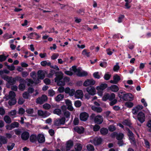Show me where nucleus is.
I'll use <instances>...</instances> for the list:
<instances>
[{
  "mask_svg": "<svg viewBox=\"0 0 151 151\" xmlns=\"http://www.w3.org/2000/svg\"><path fill=\"white\" fill-rule=\"evenodd\" d=\"M16 114L17 111L15 110H13L9 112L8 114L10 116L13 117H16Z\"/></svg>",
  "mask_w": 151,
  "mask_h": 151,
  "instance_id": "31",
  "label": "nucleus"
},
{
  "mask_svg": "<svg viewBox=\"0 0 151 151\" xmlns=\"http://www.w3.org/2000/svg\"><path fill=\"white\" fill-rule=\"evenodd\" d=\"M120 80V77L117 75H114L113 77V80H110V82L111 83L117 84Z\"/></svg>",
  "mask_w": 151,
  "mask_h": 151,
  "instance_id": "20",
  "label": "nucleus"
},
{
  "mask_svg": "<svg viewBox=\"0 0 151 151\" xmlns=\"http://www.w3.org/2000/svg\"><path fill=\"white\" fill-rule=\"evenodd\" d=\"M87 149L89 151H94V148L93 146L91 144H89L87 145Z\"/></svg>",
  "mask_w": 151,
  "mask_h": 151,
  "instance_id": "41",
  "label": "nucleus"
},
{
  "mask_svg": "<svg viewBox=\"0 0 151 151\" xmlns=\"http://www.w3.org/2000/svg\"><path fill=\"white\" fill-rule=\"evenodd\" d=\"M53 113L54 114L60 115L62 113V111L60 109H56L54 110Z\"/></svg>",
  "mask_w": 151,
  "mask_h": 151,
  "instance_id": "40",
  "label": "nucleus"
},
{
  "mask_svg": "<svg viewBox=\"0 0 151 151\" xmlns=\"http://www.w3.org/2000/svg\"><path fill=\"white\" fill-rule=\"evenodd\" d=\"M122 124L125 125L129 126L130 124V123L129 120H124Z\"/></svg>",
  "mask_w": 151,
  "mask_h": 151,
  "instance_id": "56",
  "label": "nucleus"
},
{
  "mask_svg": "<svg viewBox=\"0 0 151 151\" xmlns=\"http://www.w3.org/2000/svg\"><path fill=\"white\" fill-rule=\"evenodd\" d=\"M109 88L111 91L114 92H117L119 90V87L116 85H113Z\"/></svg>",
  "mask_w": 151,
  "mask_h": 151,
  "instance_id": "27",
  "label": "nucleus"
},
{
  "mask_svg": "<svg viewBox=\"0 0 151 151\" xmlns=\"http://www.w3.org/2000/svg\"><path fill=\"white\" fill-rule=\"evenodd\" d=\"M109 100L111 101L114 99L115 97V95L114 93H112L110 94H109Z\"/></svg>",
  "mask_w": 151,
  "mask_h": 151,
  "instance_id": "49",
  "label": "nucleus"
},
{
  "mask_svg": "<svg viewBox=\"0 0 151 151\" xmlns=\"http://www.w3.org/2000/svg\"><path fill=\"white\" fill-rule=\"evenodd\" d=\"M124 134L122 133L117 134L116 132H114L111 134V136L112 137L114 138L116 137L117 139L119 140H122L124 137Z\"/></svg>",
  "mask_w": 151,
  "mask_h": 151,
  "instance_id": "11",
  "label": "nucleus"
},
{
  "mask_svg": "<svg viewBox=\"0 0 151 151\" xmlns=\"http://www.w3.org/2000/svg\"><path fill=\"white\" fill-rule=\"evenodd\" d=\"M111 101L110 103V106H112L116 103L117 100L116 99H114V100Z\"/></svg>",
  "mask_w": 151,
  "mask_h": 151,
  "instance_id": "63",
  "label": "nucleus"
},
{
  "mask_svg": "<svg viewBox=\"0 0 151 151\" xmlns=\"http://www.w3.org/2000/svg\"><path fill=\"white\" fill-rule=\"evenodd\" d=\"M107 86V84L105 83H102L99 86H97L96 87V89L98 90V94L101 96L102 95V91L105 89Z\"/></svg>",
  "mask_w": 151,
  "mask_h": 151,
  "instance_id": "5",
  "label": "nucleus"
},
{
  "mask_svg": "<svg viewBox=\"0 0 151 151\" xmlns=\"http://www.w3.org/2000/svg\"><path fill=\"white\" fill-rule=\"evenodd\" d=\"M41 65L43 66H45L46 65L48 66H51V63L50 62H47L46 61H43L41 62Z\"/></svg>",
  "mask_w": 151,
  "mask_h": 151,
  "instance_id": "35",
  "label": "nucleus"
},
{
  "mask_svg": "<svg viewBox=\"0 0 151 151\" xmlns=\"http://www.w3.org/2000/svg\"><path fill=\"white\" fill-rule=\"evenodd\" d=\"M47 72L45 70H40L37 72V76L38 78L40 79H43L45 77Z\"/></svg>",
  "mask_w": 151,
  "mask_h": 151,
  "instance_id": "13",
  "label": "nucleus"
},
{
  "mask_svg": "<svg viewBox=\"0 0 151 151\" xmlns=\"http://www.w3.org/2000/svg\"><path fill=\"white\" fill-rule=\"evenodd\" d=\"M15 146V144L14 143H12L10 145L9 144L7 146V149L8 151H10L12 150L14 148Z\"/></svg>",
  "mask_w": 151,
  "mask_h": 151,
  "instance_id": "42",
  "label": "nucleus"
},
{
  "mask_svg": "<svg viewBox=\"0 0 151 151\" xmlns=\"http://www.w3.org/2000/svg\"><path fill=\"white\" fill-rule=\"evenodd\" d=\"M28 37L30 39H34L35 38L38 39L40 37L39 35L35 32H33L30 33L29 36Z\"/></svg>",
  "mask_w": 151,
  "mask_h": 151,
  "instance_id": "23",
  "label": "nucleus"
},
{
  "mask_svg": "<svg viewBox=\"0 0 151 151\" xmlns=\"http://www.w3.org/2000/svg\"><path fill=\"white\" fill-rule=\"evenodd\" d=\"M26 112L28 114H32L34 112V109H33L29 108L26 110Z\"/></svg>",
  "mask_w": 151,
  "mask_h": 151,
  "instance_id": "48",
  "label": "nucleus"
},
{
  "mask_svg": "<svg viewBox=\"0 0 151 151\" xmlns=\"http://www.w3.org/2000/svg\"><path fill=\"white\" fill-rule=\"evenodd\" d=\"M128 135L129 137V140H130L131 143L132 144H135V142L134 137V134L132 131H130L129 129H128Z\"/></svg>",
  "mask_w": 151,
  "mask_h": 151,
  "instance_id": "12",
  "label": "nucleus"
},
{
  "mask_svg": "<svg viewBox=\"0 0 151 151\" xmlns=\"http://www.w3.org/2000/svg\"><path fill=\"white\" fill-rule=\"evenodd\" d=\"M124 15H120L118 19V22L119 23H121L122 22L123 19L124 18Z\"/></svg>",
  "mask_w": 151,
  "mask_h": 151,
  "instance_id": "52",
  "label": "nucleus"
},
{
  "mask_svg": "<svg viewBox=\"0 0 151 151\" xmlns=\"http://www.w3.org/2000/svg\"><path fill=\"white\" fill-rule=\"evenodd\" d=\"M92 109L98 113H100L102 111V109L101 107H96L95 106H92Z\"/></svg>",
  "mask_w": 151,
  "mask_h": 151,
  "instance_id": "34",
  "label": "nucleus"
},
{
  "mask_svg": "<svg viewBox=\"0 0 151 151\" xmlns=\"http://www.w3.org/2000/svg\"><path fill=\"white\" fill-rule=\"evenodd\" d=\"M74 129L76 132L80 134L83 133L84 131V129L82 127H76L74 128Z\"/></svg>",
  "mask_w": 151,
  "mask_h": 151,
  "instance_id": "25",
  "label": "nucleus"
},
{
  "mask_svg": "<svg viewBox=\"0 0 151 151\" xmlns=\"http://www.w3.org/2000/svg\"><path fill=\"white\" fill-rule=\"evenodd\" d=\"M75 90L74 89H72L70 90L69 92V95L70 96H73L74 95H75Z\"/></svg>",
  "mask_w": 151,
  "mask_h": 151,
  "instance_id": "61",
  "label": "nucleus"
},
{
  "mask_svg": "<svg viewBox=\"0 0 151 151\" xmlns=\"http://www.w3.org/2000/svg\"><path fill=\"white\" fill-rule=\"evenodd\" d=\"M87 74L88 73L87 72L85 71H81L79 76H86Z\"/></svg>",
  "mask_w": 151,
  "mask_h": 151,
  "instance_id": "64",
  "label": "nucleus"
},
{
  "mask_svg": "<svg viewBox=\"0 0 151 151\" xmlns=\"http://www.w3.org/2000/svg\"><path fill=\"white\" fill-rule=\"evenodd\" d=\"M57 72L54 70L51 69L50 73L47 75V76L49 78L52 77L53 76L56 74V77L55 79V82L57 83L58 85L60 86H64L65 84L64 81L63 80V76L62 74L57 75Z\"/></svg>",
  "mask_w": 151,
  "mask_h": 151,
  "instance_id": "1",
  "label": "nucleus"
},
{
  "mask_svg": "<svg viewBox=\"0 0 151 151\" xmlns=\"http://www.w3.org/2000/svg\"><path fill=\"white\" fill-rule=\"evenodd\" d=\"M30 141L32 142H34L37 140V136L35 134L31 135L29 137Z\"/></svg>",
  "mask_w": 151,
  "mask_h": 151,
  "instance_id": "28",
  "label": "nucleus"
},
{
  "mask_svg": "<svg viewBox=\"0 0 151 151\" xmlns=\"http://www.w3.org/2000/svg\"><path fill=\"white\" fill-rule=\"evenodd\" d=\"M95 83V81L93 79H87L85 81L83 85L85 86H89L93 85Z\"/></svg>",
  "mask_w": 151,
  "mask_h": 151,
  "instance_id": "14",
  "label": "nucleus"
},
{
  "mask_svg": "<svg viewBox=\"0 0 151 151\" xmlns=\"http://www.w3.org/2000/svg\"><path fill=\"white\" fill-rule=\"evenodd\" d=\"M119 97L124 101H131L133 99V96L131 93H125L124 92L120 91L118 93Z\"/></svg>",
  "mask_w": 151,
  "mask_h": 151,
  "instance_id": "2",
  "label": "nucleus"
},
{
  "mask_svg": "<svg viewBox=\"0 0 151 151\" xmlns=\"http://www.w3.org/2000/svg\"><path fill=\"white\" fill-rule=\"evenodd\" d=\"M100 127L98 125L96 124L94 125L93 127V129L94 131H98L100 129Z\"/></svg>",
  "mask_w": 151,
  "mask_h": 151,
  "instance_id": "58",
  "label": "nucleus"
},
{
  "mask_svg": "<svg viewBox=\"0 0 151 151\" xmlns=\"http://www.w3.org/2000/svg\"><path fill=\"white\" fill-rule=\"evenodd\" d=\"M3 79L7 82L6 86L8 87H9L8 86L9 84L13 85L15 84L17 80L16 77L15 78H13L12 77H9L7 76L5 77H3Z\"/></svg>",
  "mask_w": 151,
  "mask_h": 151,
  "instance_id": "4",
  "label": "nucleus"
},
{
  "mask_svg": "<svg viewBox=\"0 0 151 151\" xmlns=\"http://www.w3.org/2000/svg\"><path fill=\"white\" fill-rule=\"evenodd\" d=\"M137 119L138 121L141 123H143L145 121V114L142 112H139L137 114Z\"/></svg>",
  "mask_w": 151,
  "mask_h": 151,
  "instance_id": "7",
  "label": "nucleus"
},
{
  "mask_svg": "<svg viewBox=\"0 0 151 151\" xmlns=\"http://www.w3.org/2000/svg\"><path fill=\"white\" fill-rule=\"evenodd\" d=\"M75 147L76 151H81L82 148V146L81 144H77L75 145Z\"/></svg>",
  "mask_w": 151,
  "mask_h": 151,
  "instance_id": "38",
  "label": "nucleus"
},
{
  "mask_svg": "<svg viewBox=\"0 0 151 151\" xmlns=\"http://www.w3.org/2000/svg\"><path fill=\"white\" fill-rule=\"evenodd\" d=\"M37 140L39 143H42L45 142V137L43 134H39L37 136Z\"/></svg>",
  "mask_w": 151,
  "mask_h": 151,
  "instance_id": "19",
  "label": "nucleus"
},
{
  "mask_svg": "<svg viewBox=\"0 0 151 151\" xmlns=\"http://www.w3.org/2000/svg\"><path fill=\"white\" fill-rule=\"evenodd\" d=\"M47 96L45 95H43L41 97H39L37 99L36 102L37 104H41L47 101Z\"/></svg>",
  "mask_w": 151,
  "mask_h": 151,
  "instance_id": "8",
  "label": "nucleus"
},
{
  "mask_svg": "<svg viewBox=\"0 0 151 151\" xmlns=\"http://www.w3.org/2000/svg\"><path fill=\"white\" fill-rule=\"evenodd\" d=\"M70 70L73 71L78 76H79L81 72V68H77L76 67L75 65L72 66L70 68Z\"/></svg>",
  "mask_w": 151,
  "mask_h": 151,
  "instance_id": "15",
  "label": "nucleus"
},
{
  "mask_svg": "<svg viewBox=\"0 0 151 151\" xmlns=\"http://www.w3.org/2000/svg\"><path fill=\"white\" fill-rule=\"evenodd\" d=\"M91 119H93L94 122L98 124H101L103 121V117L100 115L96 116L94 114H92L90 117Z\"/></svg>",
  "mask_w": 151,
  "mask_h": 151,
  "instance_id": "3",
  "label": "nucleus"
},
{
  "mask_svg": "<svg viewBox=\"0 0 151 151\" xmlns=\"http://www.w3.org/2000/svg\"><path fill=\"white\" fill-rule=\"evenodd\" d=\"M29 96V93L27 92H24L23 94V96L24 99H28Z\"/></svg>",
  "mask_w": 151,
  "mask_h": 151,
  "instance_id": "51",
  "label": "nucleus"
},
{
  "mask_svg": "<svg viewBox=\"0 0 151 151\" xmlns=\"http://www.w3.org/2000/svg\"><path fill=\"white\" fill-rule=\"evenodd\" d=\"M48 93L49 96L52 97L55 95V92L52 89H50L48 90Z\"/></svg>",
  "mask_w": 151,
  "mask_h": 151,
  "instance_id": "43",
  "label": "nucleus"
},
{
  "mask_svg": "<svg viewBox=\"0 0 151 151\" xmlns=\"http://www.w3.org/2000/svg\"><path fill=\"white\" fill-rule=\"evenodd\" d=\"M0 141L3 144H6L7 142V139L5 137L0 136Z\"/></svg>",
  "mask_w": 151,
  "mask_h": 151,
  "instance_id": "30",
  "label": "nucleus"
},
{
  "mask_svg": "<svg viewBox=\"0 0 151 151\" xmlns=\"http://www.w3.org/2000/svg\"><path fill=\"white\" fill-rule=\"evenodd\" d=\"M10 99L9 101V104L10 105H12L15 104L16 103V100L15 98L9 99Z\"/></svg>",
  "mask_w": 151,
  "mask_h": 151,
  "instance_id": "33",
  "label": "nucleus"
},
{
  "mask_svg": "<svg viewBox=\"0 0 151 151\" xmlns=\"http://www.w3.org/2000/svg\"><path fill=\"white\" fill-rule=\"evenodd\" d=\"M64 97V95L60 94L58 95L55 98V100L56 101H61Z\"/></svg>",
  "mask_w": 151,
  "mask_h": 151,
  "instance_id": "32",
  "label": "nucleus"
},
{
  "mask_svg": "<svg viewBox=\"0 0 151 151\" xmlns=\"http://www.w3.org/2000/svg\"><path fill=\"white\" fill-rule=\"evenodd\" d=\"M73 145V143L72 141L69 140L66 143V150H69Z\"/></svg>",
  "mask_w": 151,
  "mask_h": 151,
  "instance_id": "24",
  "label": "nucleus"
},
{
  "mask_svg": "<svg viewBox=\"0 0 151 151\" xmlns=\"http://www.w3.org/2000/svg\"><path fill=\"white\" fill-rule=\"evenodd\" d=\"M65 118L64 117L55 119L54 121V124L56 126H59L61 124H63L65 123Z\"/></svg>",
  "mask_w": 151,
  "mask_h": 151,
  "instance_id": "6",
  "label": "nucleus"
},
{
  "mask_svg": "<svg viewBox=\"0 0 151 151\" xmlns=\"http://www.w3.org/2000/svg\"><path fill=\"white\" fill-rule=\"evenodd\" d=\"M13 129L15 128L18 127H19V124L17 122H14L11 124Z\"/></svg>",
  "mask_w": 151,
  "mask_h": 151,
  "instance_id": "45",
  "label": "nucleus"
},
{
  "mask_svg": "<svg viewBox=\"0 0 151 151\" xmlns=\"http://www.w3.org/2000/svg\"><path fill=\"white\" fill-rule=\"evenodd\" d=\"M143 108V106L142 105H138L134 107L132 109V113L134 115H136L139 111L141 110Z\"/></svg>",
  "mask_w": 151,
  "mask_h": 151,
  "instance_id": "9",
  "label": "nucleus"
},
{
  "mask_svg": "<svg viewBox=\"0 0 151 151\" xmlns=\"http://www.w3.org/2000/svg\"><path fill=\"white\" fill-rule=\"evenodd\" d=\"M37 113L39 116L42 118L46 117L50 115V113L49 112L46 111H43L41 110H38Z\"/></svg>",
  "mask_w": 151,
  "mask_h": 151,
  "instance_id": "10",
  "label": "nucleus"
},
{
  "mask_svg": "<svg viewBox=\"0 0 151 151\" xmlns=\"http://www.w3.org/2000/svg\"><path fill=\"white\" fill-rule=\"evenodd\" d=\"M7 68L10 70L12 71L15 69V67L13 65H7Z\"/></svg>",
  "mask_w": 151,
  "mask_h": 151,
  "instance_id": "62",
  "label": "nucleus"
},
{
  "mask_svg": "<svg viewBox=\"0 0 151 151\" xmlns=\"http://www.w3.org/2000/svg\"><path fill=\"white\" fill-rule=\"evenodd\" d=\"M29 133L26 131L23 132L21 135V138L24 140H27L29 139Z\"/></svg>",
  "mask_w": 151,
  "mask_h": 151,
  "instance_id": "21",
  "label": "nucleus"
},
{
  "mask_svg": "<svg viewBox=\"0 0 151 151\" xmlns=\"http://www.w3.org/2000/svg\"><path fill=\"white\" fill-rule=\"evenodd\" d=\"M75 105L77 107H80L81 105V103L79 101H76L75 102Z\"/></svg>",
  "mask_w": 151,
  "mask_h": 151,
  "instance_id": "53",
  "label": "nucleus"
},
{
  "mask_svg": "<svg viewBox=\"0 0 151 151\" xmlns=\"http://www.w3.org/2000/svg\"><path fill=\"white\" fill-rule=\"evenodd\" d=\"M16 96L15 93L13 91H10L9 92V95L8 96V98L7 99H9L13 98H15Z\"/></svg>",
  "mask_w": 151,
  "mask_h": 151,
  "instance_id": "37",
  "label": "nucleus"
},
{
  "mask_svg": "<svg viewBox=\"0 0 151 151\" xmlns=\"http://www.w3.org/2000/svg\"><path fill=\"white\" fill-rule=\"evenodd\" d=\"M102 142V139L101 138L96 137L92 141V142L94 145H98L101 144Z\"/></svg>",
  "mask_w": 151,
  "mask_h": 151,
  "instance_id": "22",
  "label": "nucleus"
},
{
  "mask_svg": "<svg viewBox=\"0 0 151 151\" xmlns=\"http://www.w3.org/2000/svg\"><path fill=\"white\" fill-rule=\"evenodd\" d=\"M50 107V105L48 104H45L43 105V108L45 109H49Z\"/></svg>",
  "mask_w": 151,
  "mask_h": 151,
  "instance_id": "55",
  "label": "nucleus"
},
{
  "mask_svg": "<svg viewBox=\"0 0 151 151\" xmlns=\"http://www.w3.org/2000/svg\"><path fill=\"white\" fill-rule=\"evenodd\" d=\"M86 91L90 95H93L96 93V90L93 87L90 86L87 88Z\"/></svg>",
  "mask_w": 151,
  "mask_h": 151,
  "instance_id": "16",
  "label": "nucleus"
},
{
  "mask_svg": "<svg viewBox=\"0 0 151 151\" xmlns=\"http://www.w3.org/2000/svg\"><path fill=\"white\" fill-rule=\"evenodd\" d=\"M25 110L23 108H20L19 109L18 113L20 115H22L25 112Z\"/></svg>",
  "mask_w": 151,
  "mask_h": 151,
  "instance_id": "47",
  "label": "nucleus"
},
{
  "mask_svg": "<svg viewBox=\"0 0 151 151\" xmlns=\"http://www.w3.org/2000/svg\"><path fill=\"white\" fill-rule=\"evenodd\" d=\"M108 129L109 131L113 132L115 130L116 127L114 126L111 125L109 127Z\"/></svg>",
  "mask_w": 151,
  "mask_h": 151,
  "instance_id": "59",
  "label": "nucleus"
},
{
  "mask_svg": "<svg viewBox=\"0 0 151 151\" xmlns=\"http://www.w3.org/2000/svg\"><path fill=\"white\" fill-rule=\"evenodd\" d=\"M101 133L103 135H105L108 132V129L106 128H101L100 130Z\"/></svg>",
  "mask_w": 151,
  "mask_h": 151,
  "instance_id": "39",
  "label": "nucleus"
},
{
  "mask_svg": "<svg viewBox=\"0 0 151 151\" xmlns=\"http://www.w3.org/2000/svg\"><path fill=\"white\" fill-rule=\"evenodd\" d=\"M61 109L64 112V116L67 118H69L70 117V112L68 111H64V109H66V107L64 106H61Z\"/></svg>",
  "mask_w": 151,
  "mask_h": 151,
  "instance_id": "26",
  "label": "nucleus"
},
{
  "mask_svg": "<svg viewBox=\"0 0 151 151\" xmlns=\"http://www.w3.org/2000/svg\"><path fill=\"white\" fill-rule=\"evenodd\" d=\"M4 120L7 123L9 124L11 122V118L8 116H5L4 118Z\"/></svg>",
  "mask_w": 151,
  "mask_h": 151,
  "instance_id": "36",
  "label": "nucleus"
},
{
  "mask_svg": "<svg viewBox=\"0 0 151 151\" xmlns=\"http://www.w3.org/2000/svg\"><path fill=\"white\" fill-rule=\"evenodd\" d=\"M88 117V113L84 112L81 113L80 115V118L81 120L82 121H86Z\"/></svg>",
  "mask_w": 151,
  "mask_h": 151,
  "instance_id": "18",
  "label": "nucleus"
},
{
  "mask_svg": "<svg viewBox=\"0 0 151 151\" xmlns=\"http://www.w3.org/2000/svg\"><path fill=\"white\" fill-rule=\"evenodd\" d=\"M26 80V82L27 83L28 86H30L34 83L33 81L31 79H27Z\"/></svg>",
  "mask_w": 151,
  "mask_h": 151,
  "instance_id": "44",
  "label": "nucleus"
},
{
  "mask_svg": "<svg viewBox=\"0 0 151 151\" xmlns=\"http://www.w3.org/2000/svg\"><path fill=\"white\" fill-rule=\"evenodd\" d=\"M25 88V85L22 83H20L19 86V89L22 91H24Z\"/></svg>",
  "mask_w": 151,
  "mask_h": 151,
  "instance_id": "46",
  "label": "nucleus"
},
{
  "mask_svg": "<svg viewBox=\"0 0 151 151\" xmlns=\"http://www.w3.org/2000/svg\"><path fill=\"white\" fill-rule=\"evenodd\" d=\"M83 96V93L81 90H77L75 93V97L76 99H81Z\"/></svg>",
  "mask_w": 151,
  "mask_h": 151,
  "instance_id": "17",
  "label": "nucleus"
},
{
  "mask_svg": "<svg viewBox=\"0 0 151 151\" xmlns=\"http://www.w3.org/2000/svg\"><path fill=\"white\" fill-rule=\"evenodd\" d=\"M7 58V57L3 55H0V62H2L5 60Z\"/></svg>",
  "mask_w": 151,
  "mask_h": 151,
  "instance_id": "54",
  "label": "nucleus"
},
{
  "mask_svg": "<svg viewBox=\"0 0 151 151\" xmlns=\"http://www.w3.org/2000/svg\"><path fill=\"white\" fill-rule=\"evenodd\" d=\"M109 93H106L105 94L103 97L102 98V100L104 101H106L107 100H109Z\"/></svg>",
  "mask_w": 151,
  "mask_h": 151,
  "instance_id": "50",
  "label": "nucleus"
},
{
  "mask_svg": "<svg viewBox=\"0 0 151 151\" xmlns=\"http://www.w3.org/2000/svg\"><path fill=\"white\" fill-rule=\"evenodd\" d=\"M125 105L129 108H131L133 106V104L131 102H127L126 103Z\"/></svg>",
  "mask_w": 151,
  "mask_h": 151,
  "instance_id": "57",
  "label": "nucleus"
},
{
  "mask_svg": "<svg viewBox=\"0 0 151 151\" xmlns=\"http://www.w3.org/2000/svg\"><path fill=\"white\" fill-rule=\"evenodd\" d=\"M82 54L84 57L86 56L87 57H89L91 56V53L90 52L87 51V50L84 49L82 52Z\"/></svg>",
  "mask_w": 151,
  "mask_h": 151,
  "instance_id": "29",
  "label": "nucleus"
},
{
  "mask_svg": "<svg viewBox=\"0 0 151 151\" xmlns=\"http://www.w3.org/2000/svg\"><path fill=\"white\" fill-rule=\"evenodd\" d=\"M59 56V55L57 53L54 54L51 56V58L52 60H55L57 59Z\"/></svg>",
  "mask_w": 151,
  "mask_h": 151,
  "instance_id": "60",
  "label": "nucleus"
}]
</instances>
